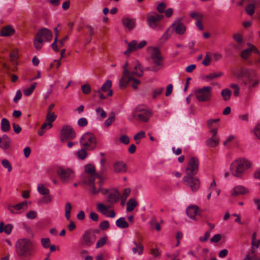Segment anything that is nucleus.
I'll return each mask as SVG.
<instances>
[{"mask_svg":"<svg viewBox=\"0 0 260 260\" xmlns=\"http://www.w3.org/2000/svg\"><path fill=\"white\" fill-rule=\"evenodd\" d=\"M82 181L87 186L88 191L92 194H96L101 191L104 194L108 192V190L102 189L103 178L95 173V167L91 164L85 166V174L82 176Z\"/></svg>","mask_w":260,"mask_h":260,"instance_id":"1","label":"nucleus"},{"mask_svg":"<svg viewBox=\"0 0 260 260\" xmlns=\"http://www.w3.org/2000/svg\"><path fill=\"white\" fill-rule=\"evenodd\" d=\"M199 160L197 157H192L188 161L186 168V175L183 178L185 184L189 186L191 190L197 191L200 187V181L198 177H194L199 170Z\"/></svg>","mask_w":260,"mask_h":260,"instance_id":"2","label":"nucleus"},{"mask_svg":"<svg viewBox=\"0 0 260 260\" xmlns=\"http://www.w3.org/2000/svg\"><path fill=\"white\" fill-rule=\"evenodd\" d=\"M15 247L18 255L26 258H30L34 254L35 250L34 243L27 238L18 240L16 243Z\"/></svg>","mask_w":260,"mask_h":260,"instance_id":"3","label":"nucleus"},{"mask_svg":"<svg viewBox=\"0 0 260 260\" xmlns=\"http://www.w3.org/2000/svg\"><path fill=\"white\" fill-rule=\"evenodd\" d=\"M250 167L251 163L249 160L245 159H239L231 164L230 170L234 176L240 178L244 172Z\"/></svg>","mask_w":260,"mask_h":260,"instance_id":"4","label":"nucleus"},{"mask_svg":"<svg viewBox=\"0 0 260 260\" xmlns=\"http://www.w3.org/2000/svg\"><path fill=\"white\" fill-rule=\"evenodd\" d=\"M52 38L51 31L46 28H43L39 29L36 35L34 45L37 50H39L42 47L44 42L51 41Z\"/></svg>","mask_w":260,"mask_h":260,"instance_id":"5","label":"nucleus"},{"mask_svg":"<svg viewBox=\"0 0 260 260\" xmlns=\"http://www.w3.org/2000/svg\"><path fill=\"white\" fill-rule=\"evenodd\" d=\"M163 60L160 50L156 48H153L150 54V61L152 64L150 70L157 72L162 69L164 67Z\"/></svg>","mask_w":260,"mask_h":260,"instance_id":"6","label":"nucleus"},{"mask_svg":"<svg viewBox=\"0 0 260 260\" xmlns=\"http://www.w3.org/2000/svg\"><path fill=\"white\" fill-rule=\"evenodd\" d=\"M133 118L141 122H147L152 115L151 111L142 106L137 107L132 112Z\"/></svg>","mask_w":260,"mask_h":260,"instance_id":"7","label":"nucleus"},{"mask_svg":"<svg viewBox=\"0 0 260 260\" xmlns=\"http://www.w3.org/2000/svg\"><path fill=\"white\" fill-rule=\"evenodd\" d=\"M212 87L211 86H203L194 90V94L198 101L207 102L212 98Z\"/></svg>","mask_w":260,"mask_h":260,"instance_id":"8","label":"nucleus"},{"mask_svg":"<svg viewBox=\"0 0 260 260\" xmlns=\"http://www.w3.org/2000/svg\"><path fill=\"white\" fill-rule=\"evenodd\" d=\"M57 174L61 181L63 183H68L75 178V172L71 168L59 167L57 169Z\"/></svg>","mask_w":260,"mask_h":260,"instance_id":"9","label":"nucleus"},{"mask_svg":"<svg viewBox=\"0 0 260 260\" xmlns=\"http://www.w3.org/2000/svg\"><path fill=\"white\" fill-rule=\"evenodd\" d=\"M163 17V15L157 13L148 14L147 16V21L148 25L153 29H161L162 27L160 21Z\"/></svg>","mask_w":260,"mask_h":260,"instance_id":"10","label":"nucleus"},{"mask_svg":"<svg viewBox=\"0 0 260 260\" xmlns=\"http://www.w3.org/2000/svg\"><path fill=\"white\" fill-rule=\"evenodd\" d=\"M80 144L85 148H94L96 144V138L92 133H86L82 136Z\"/></svg>","mask_w":260,"mask_h":260,"instance_id":"11","label":"nucleus"},{"mask_svg":"<svg viewBox=\"0 0 260 260\" xmlns=\"http://www.w3.org/2000/svg\"><path fill=\"white\" fill-rule=\"evenodd\" d=\"M76 137V133L70 125L63 126L61 132V140L64 142L67 140H73Z\"/></svg>","mask_w":260,"mask_h":260,"instance_id":"12","label":"nucleus"},{"mask_svg":"<svg viewBox=\"0 0 260 260\" xmlns=\"http://www.w3.org/2000/svg\"><path fill=\"white\" fill-rule=\"evenodd\" d=\"M128 66V62H126L123 67V75L120 80L119 84L120 89H124L129 82V80L132 79L130 72L128 71L127 69Z\"/></svg>","mask_w":260,"mask_h":260,"instance_id":"13","label":"nucleus"},{"mask_svg":"<svg viewBox=\"0 0 260 260\" xmlns=\"http://www.w3.org/2000/svg\"><path fill=\"white\" fill-rule=\"evenodd\" d=\"M146 44L147 42L145 40L141 41L139 43H138L136 40H133L128 44L127 49L124 51L123 53L128 56L132 52L142 48Z\"/></svg>","mask_w":260,"mask_h":260,"instance_id":"14","label":"nucleus"},{"mask_svg":"<svg viewBox=\"0 0 260 260\" xmlns=\"http://www.w3.org/2000/svg\"><path fill=\"white\" fill-rule=\"evenodd\" d=\"M95 238L90 231H86L80 238L81 244L85 247L91 246L95 242Z\"/></svg>","mask_w":260,"mask_h":260,"instance_id":"15","label":"nucleus"},{"mask_svg":"<svg viewBox=\"0 0 260 260\" xmlns=\"http://www.w3.org/2000/svg\"><path fill=\"white\" fill-rule=\"evenodd\" d=\"M72 209V206L71 204L69 202L67 203L64 206V216L66 219L70 221V223L68 226L70 231H73L76 228L74 222L70 220Z\"/></svg>","mask_w":260,"mask_h":260,"instance_id":"16","label":"nucleus"},{"mask_svg":"<svg viewBox=\"0 0 260 260\" xmlns=\"http://www.w3.org/2000/svg\"><path fill=\"white\" fill-rule=\"evenodd\" d=\"M172 32L174 31L176 34L182 35L186 30V27L180 20H176L170 26Z\"/></svg>","mask_w":260,"mask_h":260,"instance_id":"17","label":"nucleus"},{"mask_svg":"<svg viewBox=\"0 0 260 260\" xmlns=\"http://www.w3.org/2000/svg\"><path fill=\"white\" fill-rule=\"evenodd\" d=\"M219 121V118L210 119L207 121L208 127L212 135H217V129L219 127V124L218 123Z\"/></svg>","mask_w":260,"mask_h":260,"instance_id":"18","label":"nucleus"},{"mask_svg":"<svg viewBox=\"0 0 260 260\" xmlns=\"http://www.w3.org/2000/svg\"><path fill=\"white\" fill-rule=\"evenodd\" d=\"M248 192V190L242 185H237L234 187L231 191V195L233 197H237L240 195L245 194Z\"/></svg>","mask_w":260,"mask_h":260,"instance_id":"19","label":"nucleus"},{"mask_svg":"<svg viewBox=\"0 0 260 260\" xmlns=\"http://www.w3.org/2000/svg\"><path fill=\"white\" fill-rule=\"evenodd\" d=\"M122 23L126 28L132 30L135 26L136 20L134 18L124 17L122 18Z\"/></svg>","mask_w":260,"mask_h":260,"instance_id":"20","label":"nucleus"},{"mask_svg":"<svg viewBox=\"0 0 260 260\" xmlns=\"http://www.w3.org/2000/svg\"><path fill=\"white\" fill-rule=\"evenodd\" d=\"M131 249L134 254H138L139 255H141L143 253L144 246L141 243L133 241Z\"/></svg>","mask_w":260,"mask_h":260,"instance_id":"21","label":"nucleus"},{"mask_svg":"<svg viewBox=\"0 0 260 260\" xmlns=\"http://www.w3.org/2000/svg\"><path fill=\"white\" fill-rule=\"evenodd\" d=\"M198 207L196 205H190L186 209L187 216L192 219L196 220V216L198 210Z\"/></svg>","mask_w":260,"mask_h":260,"instance_id":"22","label":"nucleus"},{"mask_svg":"<svg viewBox=\"0 0 260 260\" xmlns=\"http://www.w3.org/2000/svg\"><path fill=\"white\" fill-rule=\"evenodd\" d=\"M114 170L116 173H121L126 171V164L122 161H116L114 164Z\"/></svg>","mask_w":260,"mask_h":260,"instance_id":"23","label":"nucleus"},{"mask_svg":"<svg viewBox=\"0 0 260 260\" xmlns=\"http://www.w3.org/2000/svg\"><path fill=\"white\" fill-rule=\"evenodd\" d=\"M11 140L7 135H4L0 138V147L3 149H7L10 147Z\"/></svg>","mask_w":260,"mask_h":260,"instance_id":"24","label":"nucleus"},{"mask_svg":"<svg viewBox=\"0 0 260 260\" xmlns=\"http://www.w3.org/2000/svg\"><path fill=\"white\" fill-rule=\"evenodd\" d=\"M27 208V201H23L22 202L17 204L16 205H15L13 206H9L8 207V209L11 213H15V212L13 210L12 208H14L18 211H21V210L24 211L25 209H26Z\"/></svg>","mask_w":260,"mask_h":260,"instance_id":"25","label":"nucleus"},{"mask_svg":"<svg viewBox=\"0 0 260 260\" xmlns=\"http://www.w3.org/2000/svg\"><path fill=\"white\" fill-rule=\"evenodd\" d=\"M120 197V194L119 192L116 190H114L109 193L107 201L111 204L116 203L119 200Z\"/></svg>","mask_w":260,"mask_h":260,"instance_id":"26","label":"nucleus"},{"mask_svg":"<svg viewBox=\"0 0 260 260\" xmlns=\"http://www.w3.org/2000/svg\"><path fill=\"white\" fill-rule=\"evenodd\" d=\"M219 143V138L216 135H213L212 136L206 141V145L210 147H215Z\"/></svg>","mask_w":260,"mask_h":260,"instance_id":"27","label":"nucleus"},{"mask_svg":"<svg viewBox=\"0 0 260 260\" xmlns=\"http://www.w3.org/2000/svg\"><path fill=\"white\" fill-rule=\"evenodd\" d=\"M111 86L112 81L110 80H108L103 84L100 89H101L103 92L108 91L107 95L111 96L113 94L112 90L111 89Z\"/></svg>","mask_w":260,"mask_h":260,"instance_id":"28","label":"nucleus"},{"mask_svg":"<svg viewBox=\"0 0 260 260\" xmlns=\"http://www.w3.org/2000/svg\"><path fill=\"white\" fill-rule=\"evenodd\" d=\"M131 76L133 77H141L143 74V71L139 63H137L134 67V70L130 72Z\"/></svg>","mask_w":260,"mask_h":260,"instance_id":"29","label":"nucleus"},{"mask_svg":"<svg viewBox=\"0 0 260 260\" xmlns=\"http://www.w3.org/2000/svg\"><path fill=\"white\" fill-rule=\"evenodd\" d=\"M13 226L12 224H5L3 222H0V233L5 232L7 235H10L12 231Z\"/></svg>","mask_w":260,"mask_h":260,"instance_id":"30","label":"nucleus"},{"mask_svg":"<svg viewBox=\"0 0 260 260\" xmlns=\"http://www.w3.org/2000/svg\"><path fill=\"white\" fill-rule=\"evenodd\" d=\"M14 32V29H13L11 26L8 25L2 28L0 33L2 36L8 37L12 36Z\"/></svg>","mask_w":260,"mask_h":260,"instance_id":"31","label":"nucleus"},{"mask_svg":"<svg viewBox=\"0 0 260 260\" xmlns=\"http://www.w3.org/2000/svg\"><path fill=\"white\" fill-rule=\"evenodd\" d=\"M116 226L120 229H125L129 226V224L125 220L124 217H120L116 221Z\"/></svg>","mask_w":260,"mask_h":260,"instance_id":"32","label":"nucleus"},{"mask_svg":"<svg viewBox=\"0 0 260 260\" xmlns=\"http://www.w3.org/2000/svg\"><path fill=\"white\" fill-rule=\"evenodd\" d=\"M10 128V122L6 118H3L1 121V129L4 132H8Z\"/></svg>","mask_w":260,"mask_h":260,"instance_id":"33","label":"nucleus"},{"mask_svg":"<svg viewBox=\"0 0 260 260\" xmlns=\"http://www.w3.org/2000/svg\"><path fill=\"white\" fill-rule=\"evenodd\" d=\"M52 127V124L51 123H49L48 122L45 121V122L43 124L41 127V129L39 131L38 134L39 136H42L44 135L45 133V130L49 129Z\"/></svg>","mask_w":260,"mask_h":260,"instance_id":"34","label":"nucleus"},{"mask_svg":"<svg viewBox=\"0 0 260 260\" xmlns=\"http://www.w3.org/2000/svg\"><path fill=\"white\" fill-rule=\"evenodd\" d=\"M37 190L41 195H48L50 193V190L49 189L45 187L42 183L38 184L37 187Z\"/></svg>","mask_w":260,"mask_h":260,"instance_id":"35","label":"nucleus"},{"mask_svg":"<svg viewBox=\"0 0 260 260\" xmlns=\"http://www.w3.org/2000/svg\"><path fill=\"white\" fill-rule=\"evenodd\" d=\"M221 96L225 101H229L231 96L232 92L229 88H225L221 91Z\"/></svg>","mask_w":260,"mask_h":260,"instance_id":"36","label":"nucleus"},{"mask_svg":"<svg viewBox=\"0 0 260 260\" xmlns=\"http://www.w3.org/2000/svg\"><path fill=\"white\" fill-rule=\"evenodd\" d=\"M137 203L135 199H130L127 203L126 211L127 212L132 211L134 208L137 206Z\"/></svg>","mask_w":260,"mask_h":260,"instance_id":"37","label":"nucleus"},{"mask_svg":"<svg viewBox=\"0 0 260 260\" xmlns=\"http://www.w3.org/2000/svg\"><path fill=\"white\" fill-rule=\"evenodd\" d=\"M245 84L248 85L249 88H252L258 84V81L251 77H248Z\"/></svg>","mask_w":260,"mask_h":260,"instance_id":"38","label":"nucleus"},{"mask_svg":"<svg viewBox=\"0 0 260 260\" xmlns=\"http://www.w3.org/2000/svg\"><path fill=\"white\" fill-rule=\"evenodd\" d=\"M54 29V31L55 32V37L54 38L53 43L51 45V46H52V49L55 51L58 52V51H59V49L58 48V47H57L58 46H57L56 43L58 40L57 38H58V30L57 27H55Z\"/></svg>","mask_w":260,"mask_h":260,"instance_id":"39","label":"nucleus"},{"mask_svg":"<svg viewBox=\"0 0 260 260\" xmlns=\"http://www.w3.org/2000/svg\"><path fill=\"white\" fill-rule=\"evenodd\" d=\"M56 118V115L54 114V112H52L50 111H48L46 121L48 122L49 123H51L52 124V122L55 121Z\"/></svg>","mask_w":260,"mask_h":260,"instance_id":"40","label":"nucleus"},{"mask_svg":"<svg viewBox=\"0 0 260 260\" xmlns=\"http://www.w3.org/2000/svg\"><path fill=\"white\" fill-rule=\"evenodd\" d=\"M255 8V5L254 4L251 3L246 7L245 11L248 15L251 16L254 13Z\"/></svg>","mask_w":260,"mask_h":260,"instance_id":"41","label":"nucleus"},{"mask_svg":"<svg viewBox=\"0 0 260 260\" xmlns=\"http://www.w3.org/2000/svg\"><path fill=\"white\" fill-rule=\"evenodd\" d=\"M97 209L103 215H106L108 207L102 203L97 204Z\"/></svg>","mask_w":260,"mask_h":260,"instance_id":"42","label":"nucleus"},{"mask_svg":"<svg viewBox=\"0 0 260 260\" xmlns=\"http://www.w3.org/2000/svg\"><path fill=\"white\" fill-rule=\"evenodd\" d=\"M36 85H37V83L35 82L33 84H32L29 88L24 89L23 93H24V95L26 96L30 95L32 93L34 89H35V88L36 87Z\"/></svg>","mask_w":260,"mask_h":260,"instance_id":"43","label":"nucleus"},{"mask_svg":"<svg viewBox=\"0 0 260 260\" xmlns=\"http://www.w3.org/2000/svg\"><path fill=\"white\" fill-rule=\"evenodd\" d=\"M172 34L173 32L169 27L161 37L160 41L162 42L166 41L171 37Z\"/></svg>","mask_w":260,"mask_h":260,"instance_id":"44","label":"nucleus"},{"mask_svg":"<svg viewBox=\"0 0 260 260\" xmlns=\"http://www.w3.org/2000/svg\"><path fill=\"white\" fill-rule=\"evenodd\" d=\"M2 164L5 169H7L9 172L12 171V166L8 160H7V159H4L2 161Z\"/></svg>","mask_w":260,"mask_h":260,"instance_id":"45","label":"nucleus"},{"mask_svg":"<svg viewBox=\"0 0 260 260\" xmlns=\"http://www.w3.org/2000/svg\"><path fill=\"white\" fill-rule=\"evenodd\" d=\"M107 240V236H105L100 239L96 242V248H99L103 246L106 243Z\"/></svg>","mask_w":260,"mask_h":260,"instance_id":"46","label":"nucleus"},{"mask_svg":"<svg viewBox=\"0 0 260 260\" xmlns=\"http://www.w3.org/2000/svg\"><path fill=\"white\" fill-rule=\"evenodd\" d=\"M145 137V133L144 131H140L134 136V139L136 141V143L138 144L140 143V141L138 140L144 138Z\"/></svg>","mask_w":260,"mask_h":260,"instance_id":"47","label":"nucleus"},{"mask_svg":"<svg viewBox=\"0 0 260 260\" xmlns=\"http://www.w3.org/2000/svg\"><path fill=\"white\" fill-rule=\"evenodd\" d=\"M251 49L250 47H248V48L244 50L241 53V56L244 59H247L248 56L251 53Z\"/></svg>","mask_w":260,"mask_h":260,"instance_id":"48","label":"nucleus"},{"mask_svg":"<svg viewBox=\"0 0 260 260\" xmlns=\"http://www.w3.org/2000/svg\"><path fill=\"white\" fill-rule=\"evenodd\" d=\"M233 38L239 45L243 43V38L241 34L239 33H236L233 35Z\"/></svg>","mask_w":260,"mask_h":260,"instance_id":"49","label":"nucleus"},{"mask_svg":"<svg viewBox=\"0 0 260 260\" xmlns=\"http://www.w3.org/2000/svg\"><path fill=\"white\" fill-rule=\"evenodd\" d=\"M115 117L114 114L110 116L105 121L104 124L106 127L110 126L113 122L115 120Z\"/></svg>","mask_w":260,"mask_h":260,"instance_id":"50","label":"nucleus"},{"mask_svg":"<svg viewBox=\"0 0 260 260\" xmlns=\"http://www.w3.org/2000/svg\"><path fill=\"white\" fill-rule=\"evenodd\" d=\"M211 59V54L210 53L208 52L206 53L204 60L203 61V64L205 66H208L210 64Z\"/></svg>","mask_w":260,"mask_h":260,"instance_id":"51","label":"nucleus"},{"mask_svg":"<svg viewBox=\"0 0 260 260\" xmlns=\"http://www.w3.org/2000/svg\"><path fill=\"white\" fill-rule=\"evenodd\" d=\"M222 75L223 73L222 72L214 73L207 75L206 78L209 80H212L214 78L219 77Z\"/></svg>","mask_w":260,"mask_h":260,"instance_id":"52","label":"nucleus"},{"mask_svg":"<svg viewBox=\"0 0 260 260\" xmlns=\"http://www.w3.org/2000/svg\"><path fill=\"white\" fill-rule=\"evenodd\" d=\"M110 225L108 221L104 220L101 222L99 227L102 231H106L109 228Z\"/></svg>","mask_w":260,"mask_h":260,"instance_id":"53","label":"nucleus"},{"mask_svg":"<svg viewBox=\"0 0 260 260\" xmlns=\"http://www.w3.org/2000/svg\"><path fill=\"white\" fill-rule=\"evenodd\" d=\"M77 155L79 158L84 159L87 156V152L85 149H81L78 151Z\"/></svg>","mask_w":260,"mask_h":260,"instance_id":"54","label":"nucleus"},{"mask_svg":"<svg viewBox=\"0 0 260 260\" xmlns=\"http://www.w3.org/2000/svg\"><path fill=\"white\" fill-rule=\"evenodd\" d=\"M81 89L82 92L85 94H88L91 92L90 86L88 84L82 85Z\"/></svg>","mask_w":260,"mask_h":260,"instance_id":"55","label":"nucleus"},{"mask_svg":"<svg viewBox=\"0 0 260 260\" xmlns=\"http://www.w3.org/2000/svg\"><path fill=\"white\" fill-rule=\"evenodd\" d=\"M10 58H11V60H12V61L14 63H15V62L16 61L17 57H18L17 50H15L12 51L10 54Z\"/></svg>","mask_w":260,"mask_h":260,"instance_id":"56","label":"nucleus"},{"mask_svg":"<svg viewBox=\"0 0 260 260\" xmlns=\"http://www.w3.org/2000/svg\"><path fill=\"white\" fill-rule=\"evenodd\" d=\"M102 90L99 89L98 90L94 91V94L93 95V97H99L101 100H104L106 99V96L102 93Z\"/></svg>","mask_w":260,"mask_h":260,"instance_id":"57","label":"nucleus"},{"mask_svg":"<svg viewBox=\"0 0 260 260\" xmlns=\"http://www.w3.org/2000/svg\"><path fill=\"white\" fill-rule=\"evenodd\" d=\"M131 77L132 79L129 80V82L132 81L133 82L132 85V87L135 89H137L138 88V85L140 83V81L139 80L134 78L132 76H131Z\"/></svg>","mask_w":260,"mask_h":260,"instance_id":"58","label":"nucleus"},{"mask_svg":"<svg viewBox=\"0 0 260 260\" xmlns=\"http://www.w3.org/2000/svg\"><path fill=\"white\" fill-rule=\"evenodd\" d=\"M210 234H211V231L210 230H208L204 234V236L203 237H200L199 238V240L201 241V242H206L208 239V238H209V237L210 236Z\"/></svg>","mask_w":260,"mask_h":260,"instance_id":"59","label":"nucleus"},{"mask_svg":"<svg viewBox=\"0 0 260 260\" xmlns=\"http://www.w3.org/2000/svg\"><path fill=\"white\" fill-rule=\"evenodd\" d=\"M119 140L122 143L125 145H127L129 143V138L127 135H122L120 137Z\"/></svg>","mask_w":260,"mask_h":260,"instance_id":"60","label":"nucleus"},{"mask_svg":"<svg viewBox=\"0 0 260 260\" xmlns=\"http://www.w3.org/2000/svg\"><path fill=\"white\" fill-rule=\"evenodd\" d=\"M95 112L97 114L100 115L102 118H104L106 117V113L105 111L101 107H98L96 109Z\"/></svg>","mask_w":260,"mask_h":260,"instance_id":"61","label":"nucleus"},{"mask_svg":"<svg viewBox=\"0 0 260 260\" xmlns=\"http://www.w3.org/2000/svg\"><path fill=\"white\" fill-rule=\"evenodd\" d=\"M230 87L234 89V95L235 96H238L239 94V88L238 85L233 83L230 85Z\"/></svg>","mask_w":260,"mask_h":260,"instance_id":"62","label":"nucleus"},{"mask_svg":"<svg viewBox=\"0 0 260 260\" xmlns=\"http://www.w3.org/2000/svg\"><path fill=\"white\" fill-rule=\"evenodd\" d=\"M254 134L256 137L260 140V123L256 125L254 129Z\"/></svg>","mask_w":260,"mask_h":260,"instance_id":"63","label":"nucleus"},{"mask_svg":"<svg viewBox=\"0 0 260 260\" xmlns=\"http://www.w3.org/2000/svg\"><path fill=\"white\" fill-rule=\"evenodd\" d=\"M26 216L28 219H33L37 217V213L35 211H29L26 213Z\"/></svg>","mask_w":260,"mask_h":260,"instance_id":"64","label":"nucleus"}]
</instances>
